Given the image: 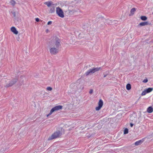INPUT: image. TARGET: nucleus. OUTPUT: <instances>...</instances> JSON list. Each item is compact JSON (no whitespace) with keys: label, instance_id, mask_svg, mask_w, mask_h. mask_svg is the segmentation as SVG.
I'll return each instance as SVG.
<instances>
[{"label":"nucleus","instance_id":"6ab92c4d","mask_svg":"<svg viewBox=\"0 0 153 153\" xmlns=\"http://www.w3.org/2000/svg\"><path fill=\"white\" fill-rule=\"evenodd\" d=\"M136 11V9L135 8H134L132 9H131V13L133 15L134 13Z\"/></svg>","mask_w":153,"mask_h":153},{"label":"nucleus","instance_id":"f257e3e1","mask_svg":"<svg viewBox=\"0 0 153 153\" xmlns=\"http://www.w3.org/2000/svg\"><path fill=\"white\" fill-rule=\"evenodd\" d=\"M60 40L58 37H56L54 39L52 40L50 43V45L51 46H53L56 48H59L61 46L60 42Z\"/></svg>","mask_w":153,"mask_h":153},{"label":"nucleus","instance_id":"aec40b11","mask_svg":"<svg viewBox=\"0 0 153 153\" xmlns=\"http://www.w3.org/2000/svg\"><path fill=\"white\" fill-rule=\"evenodd\" d=\"M10 3L11 5L14 6L16 4V3L14 1L11 0L10 1Z\"/></svg>","mask_w":153,"mask_h":153},{"label":"nucleus","instance_id":"4be33fe9","mask_svg":"<svg viewBox=\"0 0 153 153\" xmlns=\"http://www.w3.org/2000/svg\"><path fill=\"white\" fill-rule=\"evenodd\" d=\"M8 149L6 148L5 149H2L0 150V153H3L5 151L7 150Z\"/></svg>","mask_w":153,"mask_h":153},{"label":"nucleus","instance_id":"c9c22d12","mask_svg":"<svg viewBox=\"0 0 153 153\" xmlns=\"http://www.w3.org/2000/svg\"><path fill=\"white\" fill-rule=\"evenodd\" d=\"M39 21H40L39 19Z\"/></svg>","mask_w":153,"mask_h":153},{"label":"nucleus","instance_id":"a211bd4d","mask_svg":"<svg viewBox=\"0 0 153 153\" xmlns=\"http://www.w3.org/2000/svg\"><path fill=\"white\" fill-rule=\"evenodd\" d=\"M140 19L143 21H145L147 20V17L145 16H142L140 17Z\"/></svg>","mask_w":153,"mask_h":153},{"label":"nucleus","instance_id":"7ed1b4c3","mask_svg":"<svg viewBox=\"0 0 153 153\" xmlns=\"http://www.w3.org/2000/svg\"><path fill=\"white\" fill-rule=\"evenodd\" d=\"M101 69V67H99L96 68H94L92 69H89L85 73V75L86 76H88L89 75H91L96 72L98 71Z\"/></svg>","mask_w":153,"mask_h":153},{"label":"nucleus","instance_id":"2f4dec72","mask_svg":"<svg viewBox=\"0 0 153 153\" xmlns=\"http://www.w3.org/2000/svg\"><path fill=\"white\" fill-rule=\"evenodd\" d=\"M52 23V22L51 21H49L48 22L47 24L48 25H50Z\"/></svg>","mask_w":153,"mask_h":153},{"label":"nucleus","instance_id":"bb28decb","mask_svg":"<svg viewBox=\"0 0 153 153\" xmlns=\"http://www.w3.org/2000/svg\"><path fill=\"white\" fill-rule=\"evenodd\" d=\"M45 94V92L44 91H41L40 93V97H42V95H44Z\"/></svg>","mask_w":153,"mask_h":153},{"label":"nucleus","instance_id":"7c9ffc66","mask_svg":"<svg viewBox=\"0 0 153 153\" xmlns=\"http://www.w3.org/2000/svg\"><path fill=\"white\" fill-rule=\"evenodd\" d=\"M93 92V89H91L89 92V93L90 94H92Z\"/></svg>","mask_w":153,"mask_h":153},{"label":"nucleus","instance_id":"dca6fc26","mask_svg":"<svg viewBox=\"0 0 153 153\" xmlns=\"http://www.w3.org/2000/svg\"><path fill=\"white\" fill-rule=\"evenodd\" d=\"M146 90V91L147 92V93H148L151 92L153 90V88H149Z\"/></svg>","mask_w":153,"mask_h":153},{"label":"nucleus","instance_id":"b1692460","mask_svg":"<svg viewBox=\"0 0 153 153\" xmlns=\"http://www.w3.org/2000/svg\"><path fill=\"white\" fill-rule=\"evenodd\" d=\"M147 93V92L146 91V90L143 91L141 93L142 96H144Z\"/></svg>","mask_w":153,"mask_h":153},{"label":"nucleus","instance_id":"f03ea898","mask_svg":"<svg viewBox=\"0 0 153 153\" xmlns=\"http://www.w3.org/2000/svg\"><path fill=\"white\" fill-rule=\"evenodd\" d=\"M62 134V132L60 131H57L54 132L51 136L49 137L48 138V140H50L58 138L61 136Z\"/></svg>","mask_w":153,"mask_h":153},{"label":"nucleus","instance_id":"2eb2a0df","mask_svg":"<svg viewBox=\"0 0 153 153\" xmlns=\"http://www.w3.org/2000/svg\"><path fill=\"white\" fill-rule=\"evenodd\" d=\"M55 7H51L50 9L49 12L51 13H52L55 12Z\"/></svg>","mask_w":153,"mask_h":153},{"label":"nucleus","instance_id":"412c9836","mask_svg":"<svg viewBox=\"0 0 153 153\" xmlns=\"http://www.w3.org/2000/svg\"><path fill=\"white\" fill-rule=\"evenodd\" d=\"M8 149L6 148L5 149H2L0 150V153H3L5 151L7 150Z\"/></svg>","mask_w":153,"mask_h":153},{"label":"nucleus","instance_id":"f704fd0d","mask_svg":"<svg viewBox=\"0 0 153 153\" xmlns=\"http://www.w3.org/2000/svg\"><path fill=\"white\" fill-rule=\"evenodd\" d=\"M48 31V29H47V30H46V32H47Z\"/></svg>","mask_w":153,"mask_h":153},{"label":"nucleus","instance_id":"1a4fd4ad","mask_svg":"<svg viewBox=\"0 0 153 153\" xmlns=\"http://www.w3.org/2000/svg\"><path fill=\"white\" fill-rule=\"evenodd\" d=\"M25 77L24 75H21L19 79V82L20 85H22L24 82V80L25 79Z\"/></svg>","mask_w":153,"mask_h":153},{"label":"nucleus","instance_id":"e433bc0d","mask_svg":"<svg viewBox=\"0 0 153 153\" xmlns=\"http://www.w3.org/2000/svg\"><path fill=\"white\" fill-rule=\"evenodd\" d=\"M152 14H153V13H152Z\"/></svg>","mask_w":153,"mask_h":153},{"label":"nucleus","instance_id":"6e6552de","mask_svg":"<svg viewBox=\"0 0 153 153\" xmlns=\"http://www.w3.org/2000/svg\"><path fill=\"white\" fill-rule=\"evenodd\" d=\"M98 104V106L97 107L95 108L96 111H99L100 110L103 105V101L101 99H100L99 100Z\"/></svg>","mask_w":153,"mask_h":153},{"label":"nucleus","instance_id":"c85d7f7f","mask_svg":"<svg viewBox=\"0 0 153 153\" xmlns=\"http://www.w3.org/2000/svg\"><path fill=\"white\" fill-rule=\"evenodd\" d=\"M68 12L71 15L72 14L74 13L73 10H68Z\"/></svg>","mask_w":153,"mask_h":153},{"label":"nucleus","instance_id":"72a5a7b5","mask_svg":"<svg viewBox=\"0 0 153 153\" xmlns=\"http://www.w3.org/2000/svg\"><path fill=\"white\" fill-rule=\"evenodd\" d=\"M36 20L37 22H38V18H36Z\"/></svg>","mask_w":153,"mask_h":153},{"label":"nucleus","instance_id":"4468645a","mask_svg":"<svg viewBox=\"0 0 153 153\" xmlns=\"http://www.w3.org/2000/svg\"><path fill=\"white\" fill-rule=\"evenodd\" d=\"M153 111V108L151 106L149 107L147 109V111L149 113H151Z\"/></svg>","mask_w":153,"mask_h":153},{"label":"nucleus","instance_id":"9b49d317","mask_svg":"<svg viewBox=\"0 0 153 153\" xmlns=\"http://www.w3.org/2000/svg\"><path fill=\"white\" fill-rule=\"evenodd\" d=\"M150 24L151 23H149L148 22H143L140 23L138 25V26H144L146 25H150Z\"/></svg>","mask_w":153,"mask_h":153},{"label":"nucleus","instance_id":"393cba45","mask_svg":"<svg viewBox=\"0 0 153 153\" xmlns=\"http://www.w3.org/2000/svg\"><path fill=\"white\" fill-rule=\"evenodd\" d=\"M108 72V71H106L105 72H104L103 74L104 75V77H106L108 74V73H107V72Z\"/></svg>","mask_w":153,"mask_h":153},{"label":"nucleus","instance_id":"a878e982","mask_svg":"<svg viewBox=\"0 0 153 153\" xmlns=\"http://www.w3.org/2000/svg\"><path fill=\"white\" fill-rule=\"evenodd\" d=\"M13 15L14 17H15L14 19L15 20H16L18 18L17 17L16 15V14L15 12H13Z\"/></svg>","mask_w":153,"mask_h":153},{"label":"nucleus","instance_id":"423d86ee","mask_svg":"<svg viewBox=\"0 0 153 153\" xmlns=\"http://www.w3.org/2000/svg\"><path fill=\"white\" fill-rule=\"evenodd\" d=\"M59 52V48L52 46L50 49V52L52 55H56Z\"/></svg>","mask_w":153,"mask_h":153},{"label":"nucleus","instance_id":"473e14b6","mask_svg":"<svg viewBox=\"0 0 153 153\" xmlns=\"http://www.w3.org/2000/svg\"><path fill=\"white\" fill-rule=\"evenodd\" d=\"M130 125L131 127H132L134 125V124L132 123H130Z\"/></svg>","mask_w":153,"mask_h":153},{"label":"nucleus","instance_id":"f8f14e48","mask_svg":"<svg viewBox=\"0 0 153 153\" xmlns=\"http://www.w3.org/2000/svg\"><path fill=\"white\" fill-rule=\"evenodd\" d=\"M11 30L16 35L18 33V31L17 30L16 28L14 27H13L11 28Z\"/></svg>","mask_w":153,"mask_h":153},{"label":"nucleus","instance_id":"5701e85b","mask_svg":"<svg viewBox=\"0 0 153 153\" xmlns=\"http://www.w3.org/2000/svg\"><path fill=\"white\" fill-rule=\"evenodd\" d=\"M128 129L127 128H125L124 131V134H126L128 133Z\"/></svg>","mask_w":153,"mask_h":153},{"label":"nucleus","instance_id":"cd10ccee","mask_svg":"<svg viewBox=\"0 0 153 153\" xmlns=\"http://www.w3.org/2000/svg\"><path fill=\"white\" fill-rule=\"evenodd\" d=\"M52 88L50 87H47V89L48 91H51L52 90Z\"/></svg>","mask_w":153,"mask_h":153},{"label":"nucleus","instance_id":"9d476101","mask_svg":"<svg viewBox=\"0 0 153 153\" xmlns=\"http://www.w3.org/2000/svg\"><path fill=\"white\" fill-rule=\"evenodd\" d=\"M144 138H143L141 140L136 142L134 143V144L136 146H138L141 144L144 141Z\"/></svg>","mask_w":153,"mask_h":153},{"label":"nucleus","instance_id":"c756f323","mask_svg":"<svg viewBox=\"0 0 153 153\" xmlns=\"http://www.w3.org/2000/svg\"><path fill=\"white\" fill-rule=\"evenodd\" d=\"M148 81V80L147 78L144 79L143 81V82L144 83H146Z\"/></svg>","mask_w":153,"mask_h":153},{"label":"nucleus","instance_id":"f3484780","mask_svg":"<svg viewBox=\"0 0 153 153\" xmlns=\"http://www.w3.org/2000/svg\"><path fill=\"white\" fill-rule=\"evenodd\" d=\"M126 88L128 90H130L131 88V86L130 84L128 83L126 85Z\"/></svg>","mask_w":153,"mask_h":153},{"label":"nucleus","instance_id":"ddd939ff","mask_svg":"<svg viewBox=\"0 0 153 153\" xmlns=\"http://www.w3.org/2000/svg\"><path fill=\"white\" fill-rule=\"evenodd\" d=\"M53 2L51 1H48L45 2L44 3V4L47 5V6L49 7L52 4Z\"/></svg>","mask_w":153,"mask_h":153},{"label":"nucleus","instance_id":"39448f33","mask_svg":"<svg viewBox=\"0 0 153 153\" xmlns=\"http://www.w3.org/2000/svg\"><path fill=\"white\" fill-rule=\"evenodd\" d=\"M62 108V106L60 105H57L51 109L50 112L47 115V116L48 117L54 111L61 109Z\"/></svg>","mask_w":153,"mask_h":153},{"label":"nucleus","instance_id":"20e7f679","mask_svg":"<svg viewBox=\"0 0 153 153\" xmlns=\"http://www.w3.org/2000/svg\"><path fill=\"white\" fill-rule=\"evenodd\" d=\"M18 79L17 78H15L11 80H6L5 81L6 85L5 86V87L6 88H7L11 86L15 83H16Z\"/></svg>","mask_w":153,"mask_h":153},{"label":"nucleus","instance_id":"0eeeda50","mask_svg":"<svg viewBox=\"0 0 153 153\" xmlns=\"http://www.w3.org/2000/svg\"><path fill=\"white\" fill-rule=\"evenodd\" d=\"M56 13L58 16L61 18H63L64 17V13L62 10L59 7L56 8Z\"/></svg>","mask_w":153,"mask_h":153}]
</instances>
